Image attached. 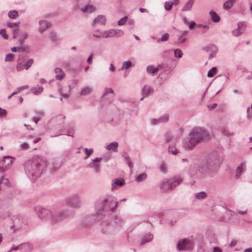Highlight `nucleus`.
Listing matches in <instances>:
<instances>
[{
  "instance_id": "f257e3e1",
  "label": "nucleus",
  "mask_w": 252,
  "mask_h": 252,
  "mask_svg": "<svg viewBox=\"0 0 252 252\" xmlns=\"http://www.w3.org/2000/svg\"><path fill=\"white\" fill-rule=\"evenodd\" d=\"M223 159L222 152L212 151L208 154L206 160L190 165L189 173L193 178L198 180L213 177L217 173Z\"/></svg>"
},
{
  "instance_id": "f03ea898",
  "label": "nucleus",
  "mask_w": 252,
  "mask_h": 252,
  "mask_svg": "<svg viewBox=\"0 0 252 252\" xmlns=\"http://www.w3.org/2000/svg\"><path fill=\"white\" fill-rule=\"evenodd\" d=\"M209 131L205 127L195 126L182 141V147L187 151H191L199 144L206 142L211 139Z\"/></svg>"
},
{
  "instance_id": "7ed1b4c3",
  "label": "nucleus",
  "mask_w": 252,
  "mask_h": 252,
  "mask_svg": "<svg viewBox=\"0 0 252 252\" xmlns=\"http://www.w3.org/2000/svg\"><path fill=\"white\" fill-rule=\"evenodd\" d=\"M34 210L40 219L52 223L57 222L61 217L59 212L55 210H50L41 206H35L34 208Z\"/></svg>"
},
{
  "instance_id": "20e7f679",
  "label": "nucleus",
  "mask_w": 252,
  "mask_h": 252,
  "mask_svg": "<svg viewBox=\"0 0 252 252\" xmlns=\"http://www.w3.org/2000/svg\"><path fill=\"white\" fill-rule=\"evenodd\" d=\"M19 23H17V53H27L30 47L25 43V41L28 38V33L25 30L17 28Z\"/></svg>"
},
{
  "instance_id": "39448f33",
  "label": "nucleus",
  "mask_w": 252,
  "mask_h": 252,
  "mask_svg": "<svg viewBox=\"0 0 252 252\" xmlns=\"http://www.w3.org/2000/svg\"><path fill=\"white\" fill-rule=\"evenodd\" d=\"M194 242L193 239L185 238L178 241L177 249L178 251H191L193 249Z\"/></svg>"
},
{
  "instance_id": "423d86ee",
  "label": "nucleus",
  "mask_w": 252,
  "mask_h": 252,
  "mask_svg": "<svg viewBox=\"0 0 252 252\" xmlns=\"http://www.w3.org/2000/svg\"><path fill=\"white\" fill-rule=\"evenodd\" d=\"M124 34V32L121 30L110 29L101 32L102 37L105 38L114 36L120 37L123 36Z\"/></svg>"
},
{
  "instance_id": "0eeeda50",
  "label": "nucleus",
  "mask_w": 252,
  "mask_h": 252,
  "mask_svg": "<svg viewBox=\"0 0 252 252\" xmlns=\"http://www.w3.org/2000/svg\"><path fill=\"white\" fill-rule=\"evenodd\" d=\"M47 166V162L44 159H41L40 162H37L33 169L34 173L32 176L35 178L38 177L40 174L45 170Z\"/></svg>"
},
{
  "instance_id": "6e6552de",
  "label": "nucleus",
  "mask_w": 252,
  "mask_h": 252,
  "mask_svg": "<svg viewBox=\"0 0 252 252\" xmlns=\"http://www.w3.org/2000/svg\"><path fill=\"white\" fill-rule=\"evenodd\" d=\"M33 63L32 59L27 60L25 57L22 59V57L19 58V63L17 64V69L21 70L23 69H28L32 65Z\"/></svg>"
},
{
  "instance_id": "1a4fd4ad",
  "label": "nucleus",
  "mask_w": 252,
  "mask_h": 252,
  "mask_svg": "<svg viewBox=\"0 0 252 252\" xmlns=\"http://www.w3.org/2000/svg\"><path fill=\"white\" fill-rule=\"evenodd\" d=\"M66 204L74 208L80 207L81 205V197L79 195H73L66 199Z\"/></svg>"
},
{
  "instance_id": "9d476101",
  "label": "nucleus",
  "mask_w": 252,
  "mask_h": 252,
  "mask_svg": "<svg viewBox=\"0 0 252 252\" xmlns=\"http://www.w3.org/2000/svg\"><path fill=\"white\" fill-rule=\"evenodd\" d=\"M246 29V24L245 22H240L237 23V28L234 30L232 35L234 36H238L244 32Z\"/></svg>"
},
{
  "instance_id": "9b49d317",
  "label": "nucleus",
  "mask_w": 252,
  "mask_h": 252,
  "mask_svg": "<svg viewBox=\"0 0 252 252\" xmlns=\"http://www.w3.org/2000/svg\"><path fill=\"white\" fill-rule=\"evenodd\" d=\"M203 50L206 51L211 59L215 56L218 51V48L214 45H210L203 48Z\"/></svg>"
},
{
  "instance_id": "f8f14e48",
  "label": "nucleus",
  "mask_w": 252,
  "mask_h": 252,
  "mask_svg": "<svg viewBox=\"0 0 252 252\" xmlns=\"http://www.w3.org/2000/svg\"><path fill=\"white\" fill-rule=\"evenodd\" d=\"M114 201L115 197L113 196H108L105 197L102 202L103 209L107 210L110 209L111 210V208L113 207L111 206Z\"/></svg>"
},
{
  "instance_id": "ddd939ff",
  "label": "nucleus",
  "mask_w": 252,
  "mask_h": 252,
  "mask_svg": "<svg viewBox=\"0 0 252 252\" xmlns=\"http://www.w3.org/2000/svg\"><path fill=\"white\" fill-rule=\"evenodd\" d=\"M154 90L151 86L146 85L142 89L141 94L143 97L140 98V100L142 101L144 97H147L150 95L154 93Z\"/></svg>"
},
{
  "instance_id": "4468645a",
  "label": "nucleus",
  "mask_w": 252,
  "mask_h": 252,
  "mask_svg": "<svg viewBox=\"0 0 252 252\" xmlns=\"http://www.w3.org/2000/svg\"><path fill=\"white\" fill-rule=\"evenodd\" d=\"M169 120L168 114H165L158 118L153 119L151 121V124L152 125H157L161 123L167 122Z\"/></svg>"
},
{
  "instance_id": "2eb2a0df",
  "label": "nucleus",
  "mask_w": 252,
  "mask_h": 252,
  "mask_svg": "<svg viewBox=\"0 0 252 252\" xmlns=\"http://www.w3.org/2000/svg\"><path fill=\"white\" fill-rule=\"evenodd\" d=\"M246 163L245 162H241L237 166L236 173L235 177L236 178H239L246 171Z\"/></svg>"
},
{
  "instance_id": "dca6fc26",
  "label": "nucleus",
  "mask_w": 252,
  "mask_h": 252,
  "mask_svg": "<svg viewBox=\"0 0 252 252\" xmlns=\"http://www.w3.org/2000/svg\"><path fill=\"white\" fill-rule=\"evenodd\" d=\"M33 250V246L29 243H23L17 246V251L19 250L22 252H30Z\"/></svg>"
},
{
  "instance_id": "f3484780",
  "label": "nucleus",
  "mask_w": 252,
  "mask_h": 252,
  "mask_svg": "<svg viewBox=\"0 0 252 252\" xmlns=\"http://www.w3.org/2000/svg\"><path fill=\"white\" fill-rule=\"evenodd\" d=\"M107 21L106 17L103 15H99L95 18L93 22V26H94L96 25H105Z\"/></svg>"
},
{
  "instance_id": "a211bd4d",
  "label": "nucleus",
  "mask_w": 252,
  "mask_h": 252,
  "mask_svg": "<svg viewBox=\"0 0 252 252\" xmlns=\"http://www.w3.org/2000/svg\"><path fill=\"white\" fill-rule=\"evenodd\" d=\"M125 180L123 178L114 179L112 181L111 190H115L117 187H121L125 184Z\"/></svg>"
},
{
  "instance_id": "6ab92c4d",
  "label": "nucleus",
  "mask_w": 252,
  "mask_h": 252,
  "mask_svg": "<svg viewBox=\"0 0 252 252\" xmlns=\"http://www.w3.org/2000/svg\"><path fill=\"white\" fill-rule=\"evenodd\" d=\"M79 8L83 12L92 13L95 11V7L93 5L87 4L83 6L80 3L78 5Z\"/></svg>"
},
{
  "instance_id": "aec40b11",
  "label": "nucleus",
  "mask_w": 252,
  "mask_h": 252,
  "mask_svg": "<svg viewBox=\"0 0 252 252\" xmlns=\"http://www.w3.org/2000/svg\"><path fill=\"white\" fill-rule=\"evenodd\" d=\"M168 180L171 189L180 185L183 181V179L180 177H175Z\"/></svg>"
},
{
  "instance_id": "412c9836",
  "label": "nucleus",
  "mask_w": 252,
  "mask_h": 252,
  "mask_svg": "<svg viewBox=\"0 0 252 252\" xmlns=\"http://www.w3.org/2000/svg\"><path fill=\"white\" fill-rule=\"evenodd\" d=\"M159 186H160V189H161V190L162 192H167L172 190L168 179L163 180L160 183Z\"/></svg>"
},
{
  "instance_id": "4be33fe9",
  "label": "nucleus",
  "mask_w": 252,
  "mask_h": 252,
  "mask_svg": "<svg viewBox=\"0 0 252 252\" xmlns=\"http://www.w3.org/2000/svg\"><path fill=\"white\" fill-rule=\"evenodd\" d=\"M39 28L38 31L42 33L50 27V24L46 20H41L39 22Z\"/></svg>"
},
{
  "instance_id": "5701e85b",
  "label": "nucleus",
  "mask_w": 252,
  "mask_h": 252,
  "mask_svg": "<svg viewBox=\"0 0 252 252\" xmlns=\"http://www.w3.org/2000/svg\"><path fill=\"white\" fill-rule=\"evenodd\" d=\"M153 239V235L148 233L142 237L141 240L140 245H143L145 243L151 242Z\"/></svg>"
},
{
  "instance_id": "b1692460",
  "label": "nucleus",
  "mask_w": 252,
  "mask_h": 252,
  "mask_svg": "<svg viewBox=\"0 0 252 252\" xmlns=\"http://www.w3.org/2000/svg\"><path fill=\"white\" fill-rule=\"evenodd\" d=\"M57 84L58 86V90L61 93V94L64 97L67 98L69 96V93L70 91V87L69 86L65 87L66 92H64L63 90L60 88V83L59 82L57 83Z\"/></svg>"
},
{
  "instance_id": "393cba45",
  "label": "nucleus",
  "mask_w": 252,
  "mask_h": 252,
  "mask_svg": "<svg viewBox=\"0 0 252 252\" xmlns=\"http://www.w3.org/2000/svg\"><path fill=\"white\" fill-rule=\"evenodd\" d=\"M93 92V88L91 87L85 86L81 89L80 95L81 96H86L91 94Z\"/></svg>"
},
{
  "instance_id": "a878e982",
  "label": "nucleus",
  "mask_w": 252,
  "mask_h": 252,
  "mask_svg": "<svg viewBox=\"0 0 252 252\" xmlns=\"http://www.w3.org/2000/svg\"><path fill=\"white\" fill-rule=\"evenodd\" d=\"M54 71L57 79L62 80L64 77L65 73L62 69L56 67L55 68Z\"/></svg>"
},
{
  "instance_id": "bb28decb",
  "label": "nucleus",
  "mask_w": 252,
  "mask_h": 252,
  "mask_svg": "<svg viewBox=\"0 0 252 252\" xmlns=\"http://www.w3.org/2000/svg\"><path fill=\"white\" fill-rule=\"evenodd\" d=\"M195 0H189L184 5L182 11H189L191 10L193 3Z\"/></svg>"
},
{
  "instance_id": "cd10ccee",
  "label": "nucleus",
  "mask_w": 252,
  "mask_h": 252,
  "mask_svg": "<svg viewBox=\"0 0 252 252\" xmlns=\"http://www.w3.org/2000/svg\"><path fill=\"white\" fill-rule=\"evenodd\" d=\"M119 144L117 142H113L108 145L106 147V150L108 151H113L114 152H118Z\"/></svg>"
},
{
  "instance_id": "c85d7f7f",
  "label": "nucleus",
  "mask_w": 252,
  "mask_h": 252,
  "mask_svg": "<svg viewBox=\"0 0 252 252\" xmlns=\"http://www.w3.org/2000/svg\"><path fill=\"white\" fill-rule=\"evenodd\" d=\"M147 174L145 172H143L142 173L137 175L135 180L137 183H139L145 181L147 179Z\"/></svg>"
},
{
  "instance_id": "c756f323",
  "label": "nucleus",
  "mask_w": 252,
  "mask_h": 252,
  "mask_svg": "<svg viewBox=\"0 0 252 252\" xmlns=\"http://www.w3.org/2000/svg\"><path fill=\"white\" fill-rule=\"evenodd\" d=\"M168 153L173 155H176L180 153V151L176 148L174 144L171 143L168 146Z\"/></svg>"
},
{
  "instance_id": "7c9ffc66",
  "label": "nucleus",
  "mask_w": 252,
  "mask_h": 252,
  "mask_svg": "<svg viewBox=\"0 0 252 252\" xmlns=\"http://www.w3.org/2000/svg\"><path fill=\"white\" fill-rule=\"evenodd\" d=\"M147 72L149 74H152V76L156 74L159 69L158 67H155L153 65H149L147 67Z\"/></svg>"
},
{
  "instance_id": "2f4dec72",
  "label": "nucleus",
  "mask_w": 252,
  "mask_h": 252,
  "mask_svg": "<svg viewBox=\"0 0 252 252\" xmlns=\"http://www.w3.org/2000/svg\"><path fill=\"white\" fill-rule=\"evenodd\" d=\"M43 91V88L37 85L35 87H33L31 89V92L35 95L40 94Z\"/></svg>"
},
{
  "instance_id": "473e14b6",
  "label": "nucleus",
  "mask_w": 252,
  "mask_h": 252,
  "mask_svg": "<svg viewBox=\"0 0 252 252\" xmlns=\"http://www.w3.org/2000/svg\"><path fill=\"white\" fill-rule=\"evenodd\" d=\"M236 0H227L223 4V7L225 10H229L233 6Z\"/></svg>"
},
{
  "instance_id": "72a5a7b5",
  "label": "nucleus",
  "mask_w": 252,
  "mask_h": 252,
  "mask_svg": "<svg viewBox=\"0 0 252 252\" xmlns=\"http://www.w3.org/2000/svg\"><path fill=\"white\" fill-rule=\"evenodd\" d=\"M210 15L212 20L214 22L217 23V22H218L220 21V16L214 11H211L210 12Z\"/></svg>"
},
{
  "instance_id": "f704fd0d",
  "label": "nucleus",
  "mask_w": 252,
  "mask_h": 252,
  "mask_svg": "<svg viewBox=\"0 0 252 252\" xmlns=\"http://www.w3.org/2000/svg\"><path fill=\"white\" fill-rule=\"evenodd\" d=\"M195 198L198 200L205 199L207 196V193L205 191H200L196 193L194 195Z\"/></svg>"
},
{
  "instance_id": "c9c22d12",
  "label": "nucleus",
  "mask_w": 252,
  "mask_h": 252,
  "mask_svg": "<svg viewBox=\"0 0 252 252\" xmlns=\"http://www.w3.org/2000/svg\"><path fill=\"white\" fill-rule=\"evenodd\" d=\"M132 63V62L130 61L123 62L121 68V70H124L129 68L131 66Z\"/></svg>"
},
{
  "instance_id": "e433bc0d",
  "label": "nucleus",
  "mask_w": 252,
  "mask_h": 252,
  "mask_svg": "<svg viewBox=\"0 0 252 252\" xmlns=\"http://www.w3.org/2000/svg\"><path fill=\"white\" fill-rule=\"evenodd\" d=\"M123 157L125 158L126 162L129 166V167L131 169L132 168V163L129 156L127 154H125L123 155Z\"/></svg>"
},
{
  "instance_id": "4c0bfd02",
  "label": "nucleus",
  "mask_w": 252,
  "mask_h": 252,
  "mask_svg": "<svg viewBox=\"0 0 252 252\" xmlns=\"http://www.w3.org/2000/svg\"><path fill=\"white\" fill-rule=\"evenodd\" d=\"M217 72V68L216 67H213L211 69H210L207 73V76L208 77H213L214 74H215Z\"/></svg>"
},
{
  "instance_id": "58836bf2",
  "label": "nucleus",
  "mask_w": 252,
  "mask_h": 252,
  "mask_svg": "<svg viewBox=\"0 0 252 252\" xmlns=\"http://www.w3.org/2000/svg\"><path fill=\"white\" fill-rule=\"evenodd\" d=\"M174 4L173 1H166L164 4V8L166 10H170Z\"/></svg>"
},
{
  "instance_id": "ea45409f",
  "label": "nucleus",
  "mask_w": 252,
  "mask_h": 252,
  "mask_svg": "<svg viewBox=\"0 0 252 252\" xmlns=\"http://www.w3.org/2000/svg\"><path fill=\"white\" fill-rule=\"evenodd\" d=\"M84 151L86 155L85 159H87L89 158L90 156L93 154L94 150L93 149H88L87 148H85L84 149Z\"/></svg>"
},
{
  "instance_id": "a19ab883",
  "label": "nucleus",
  "mask_w": 252,
  "mask_h": 252,
  "mask_svg": "<svg viewBox=\"0 0 252 252\" xmlns=\"http://www.w3.org/2000/svg\"><path fill=\"white\" fill-rule=\"evenodd\" d=\"M183 53L182 51L179 49H176L174 51V56L176 58H181L182 57Z\"/></svg>"
},
{
  "instance_id": "79ce46f5",
  "label": "nucleus",
  "mask_w": 252,
  "mask_h": 252,
  "mask_svg": "<svg viewBox=\"0 0 252 252\" xmlns=\"http://www.w3.org/2000/svg\"><path fill=\"white\" fill-rule=\"evenodd\" d=\"M109 93L114 94V93L112 89L105 88L104 91V93L101 96V98H103L105 95H106Z\"/></svg>"
},
{
  "instance_id": "37998d69",
  "label": "nucleus",
  "mask_w": 252,
  "mask_h": 252,
  "mask_svg": "<svg viewBox=\"0 0 252 252\" xmlns=\"http://www.w3.org/2000/svg\"><path fill=\"white\" fill-rule=\"evenodd\" d=\"M127 17L125 16L122 18H121L120 20H119L118 22V25L119 26H123L125 24V23L127 21Z\"/></svg>"
},
{
  "instance_id": "c03bdc74",
  "label": "nucleus",
  "mask_w": 252,
  "mask_h": 252,
  "mask_svg": "<svg viewBox=\"0 0 252 252\" xmlns=\"http://www.w3.org/2000/svg\"><path fill=\"white\" fill-rule=\"evenodd\" d=\"M49 38L52 41H56L57 39L56 34L55 32H51L49 34Z\"/></svg>"
},
{
  "instance_id": "a18cd8bd",
  "label": "nucleus",
  "mask_w": 252,
  "mask_h": 252,
  "mask_svg": "<svg viewBox=\"0 0 252 252\" xmlns=\"http://www.w3.org/2000/svg\"><path fill=\"white\" fill-rule=\"evenodd\" d=\"M14 56V55L11 53H9L6 55L5 58V62H10L11 61L13 57Z\"/></svg>"
},
{
  "instance_id": "49530a36",
  "label": "nucleus",
  "mask_w": 252,
  "mask_h": 252,
  "mask_svg": "<svg viewBox=\"0 0 252 252\" xmlns=\"http://www.w3.org/2000/svg\"><path fill=\"white\" fill-rule=\"evenodd\" d=\"M165 141L166 143H169L172 139V136L169 133H166L164 136Z\"/></svg>"
},
{
  "instance_id": "de8ad7c7",
  "label": "nucleus",
  "mask_w": 252,
  "mask_h": 252,
  "mask_svg": "<svg viewBox=\"0 0 252 252\" xmlns=\"http://www.w3.org/2000/svg\"><path fill=\"white\" fill-rule=\"evenodd\" d=\"M0 35L4 39H8V35L6 33L5 30L4 29H1L0 31Z\"/></svg>"
},
{
  "instance_id": "09e8293b",
  "label": "nucleus",
  "mask_w": 252,
  "mask_h": 252,
  "mask_svg": "<svg viewBox=\"0 0 252 252\" xmlns=\"http://www.w3.org/2000/svg\"><path fill=\"white\" fill-rule=\"evenodd\" d=\"M187 40L186 37H184L182 35H178V43L179 44L183 43Z\"/></svg>"
},
{
  "instance_id": "8fccbe9b",
  "label": "nucleus",
  "mask_w": 252,
  "mask_h": 252,
  "mask_svg": "<svg viewBox=\"0 0 252 252\" xmlns=\"http://www.w3.org/2000/svg\"><path fill=\"white\" fill-rule=\"evenodd\" d=\"M167 169V166L165 163H162L160 166V171L162 172L165 173Z\"/></svg>"
},
{
  "instance_id": "3c124183",
  "label": "nucleus",
  "mask_w": 252,
  "mask_h": 252,
  "mask_svg": "<svg viewBox=\"0 0 252 252\" xmlns=\"http://www.w3.org/2000/svg\"><path fill=\"white\" fill-rule=\"evenodd\" d=\"M8 17L12 19L16 18V10H11L8 12Z\"/></svg>"
},
{
  "instance_id": "603ef678",
  "label": "nucleus",
  "mask_w": 252,
  "mask_h": 252,
  "mask_svg": "<svg viewBox=\"0 0 252 252\" xmlns=\"http://www.w3.org/2000/svg\"><path fill=\"white\" fill-rule=\"evenodd\" d=\"M169 38V34L168 33H164L163 34L160 38V40L161 41H166Z\"/></svg>"
},
{
  "instance_id": "864d4df0",
  "label": "nucleus",
  "mask_w": 252,
  "mask_h": 252,
  "mask_svg": "<svg viewBox=\"0 0 252 252\" xmlns=\"http://www.w3.org/2000/svg\"><path fill=\"white\" fill-rule=\"evenodd\" d=\"M126 198H124V199H122V200H120V201H119L117 202L116 203L115 205L114 206V207H112V208H111V211H112V212H114V211L116 210V209L117 208V207H118V204H119V203H120L122 201H126Z\"/></svg>"
},
{
  "instance_id": "5fc2aeb1",
  "label": "nucleus",
  "mask_w": 252,
  "mask_h": 252,
  "mask_svg": "<svg viewBox=\"0 0 252 252\" xmlns=\"http://www.w3.org/2000/svg\"><path fill=\"white\" fill-rule=\"evenodd\" d=\"M58 119L60 120L59 125L61 126L64 123V117L62 115H60L58 117Z\"/></svg>"
},
{
  "instance_id": "6e6d98bb",
  "label": "nucleus",
  "mask_w": 252,
  "mask_h": 252,
  "mask_svg": "<svg viewBox=\"0 0 252 252\" xmlns=\"http://www.w3.org/2000/svg\"><path fill=\"white\" fill-rule=\"evenodd\" d=\"M8 183V180L6 179V178H3V177H1L0 179V184H5L6 185H7V184Z\"/></svg>"
},
{
  "instance_id": "4d7b16f0",
  "label": "nucleus",
  "mask_w": 252,
  "mask_h": 252,
  "mask_svg": "<svg viewBox=\"0 0 252 252\" xmlns=\"http://www.w3.org/2000/svg\"><path fill=\"white\" fill-rule=\"evenodd\" d=\"M28 86L25 85L21 87L18 88L17 89V94L20 92L21 91L23 90H26L28 88Z\"/></svg>"
},
{
  "instance_id": "13d9d810",
  "label": "nucleus",
  "mask_w": 252,
  "mask_h": 252,
  "mask_svg": "<svg viewBox=\"0 0 252 252\" xmlns=\"http://www.w3.org/2000/svg\"><path fill=\"white\" fill-rule=\"evenodd\" d=\"M100 164L98 163H95L94 165V167L93 168L94 169V170L95 172L98 173L99 171V168H100Z\"/></svg>"
},
{
  "instance_id": "bf43d9fd",
  "label": "nucleus",
  "mask_w": 252,
  "mask_h": 252,
  "mask_svg": "<svg viewBox=\"0 0 252 252\" xmlns=\"http://www.w3.org/2000/svg\"><path fill=\"white\" fill-rule=\"evenodd\" d=\"M6 111L5 110L0 108V117H4L6 115Z\"/></svg>"
},
{
  "instance_id": "052dcab7",
  "label": "nucleus",
  "mask_w": 252,
  "mask_h": 252,
  "mask_svg": "<svg viewBox=\"0 0 252 252\" xmlns=\"http://www.w3.org/2000/svg\"><path fill=\"white\" fill-rule=\"evenodd\" d=\"M217 103H213V104L208 105V108L209 110H213L214 109H215L217 107Z\"/></svg>"
},
{
  "instance_id": "680f3d73",
  "label": "nucleus",
  "mask_w": 252,
  "mask_h": 252,
  "mask_svg": "<svg viewBox=\"0 0 252 252\" xmlns=\"http://www.w3.org/2000/svg\"><path fill=\"white\" fill-rule=\"evenodd\" d=\"M102 159V158H96L94 159H92V161H93L95 163H97L100 162Z\"/></svg>"
},
{
  "instance_id": "e2e57ef3",
  "label": "nucleus",
  "mask_w": 252,
  "mask_h": 252,
  "mask_svg": "<svg viewBox=\"0 0 252 252\" xmlns=\"http://www.w3.org/2000/svg\"><path fill=\"white\" fill-rule=\"evenodd\" d=\"M237 244V241L235 240H233L230 242V243L229 244V246L231 248H233V247H235V246H236Z\"/></svg>"
},
{
  "instance_id": "0e129e2a",
  "label": "nucleus",
  "mask_w": 252,
  "mask_h": 252,
  "mask_svg": "<svg viewBox=\"0 0 252 252\" xmlns=\"http://www.w3.org/2000/svg\"><path fill=\"white\" fill-rule=\"evenodd\" d=\"M93 55L92 54H91V55L90 56V57L88 58L87 59V63L89 64H91L92 63V59H93Z\"/></svg>"
},
{
  "instance_id": "69168bd1",
  "label": "nucleus",
  "mask_w": 252,
  "mask_h": 252,
  "mask_svg": "<svg viewBox=\"0 0 252 252\" xmlns=\"http://www.w3.org/2000/svg\"><path fill=\"white\" fill-rule=\"evenodd\" d=\"M157 215L160 218H163L164 216V213L162 212H159L157 213Z\"/></svg>"
},
{
  "instance_id": "338daca9",
  "label": "nucleus",
  "mask_w": 252,
  "mask_h": 252,
  "mask_svg": "<svg viewBox=\"0 0 252 252\" xmlns=\"http://www.w3.org/2000/svg\"><path fill=\"white\" fill-rule=\"evenodd\" d=\"M213 252H222V250L219 247H216L213 248Z\"/></svg>"
},
{
  "instance_id": "774afa93",
  "label": "nucleus",
  "mask_w": 252,
  "mask_h": 252,
  "mask_svg": "<svg viewBox=\"0 0 252 252\" xmlns=\"http://www.w3.org/2000/svg\"><path fill=\"white\" fill-rule=\"evenodd\" d=\"M21 148L24 150H26L28 148L29 145L27 143H24L21 145Z\"/></svg>"
}]
</instances>
